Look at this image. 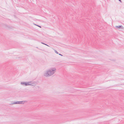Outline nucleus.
<instances>
[{"instance_id": "nucleus-8", "label": "nucleus", "mask_w": 124, "mask_h": 124, "mask_svg": "<svg viewBox=\"0 0 124 124\" xmlns=\"http://www.w3.org/2000/svg\"><path fill=\"white\" fill-rule=\"evenodd\" d=\"M55 51V52L56 53H57V54H58V52H57V51H56V50H55V51Z\"/></svg>"}, {"instance_id": "nucleus-5", "label": "nucleus", "mask_w": 124, "mask_h": 124, "mask_svg": "<svg viewBox=\"0 0 124 124\" xmlns=\"http://www.w3.org/2000/svg\"><path fill=\"white\" fill-rule=\"evenodd\" d=\"M6 27H7L8 29H12V26H10L8 25H6Z\"/></svg>"}, {"instance_id": "nucleus-9", "label": "nucleus", "mask_w": 124, "mask_h": 124, "mask_svg": "<svg viewBox=\"0 0 124 124\" xmlns=\"http://www.w3.org/2000/svg\"><path fill=\"white\" fill-rule=\"evenodd\" d=\"M59 54V55H60L61 56H63V55H62V54Z\"/></svg>"}, {"instance_id": "nucleus-1", "label": "nucleus", "mask_w": 124, "mask_h": 124, "mask_svg": "<svg viewBox=\"0 0 124 124\" xmlns=\"http://www.w3.org/2000/svg\"><path fill=\"white\" fill-rule=\"evenodd\" d=\"M56 69L55 68H50L45 73L44 76L49 77L54 74L56 72Z\"/></svg>"}, {"instance_id": "nucleus-4", "label": "nucleus", "mask_w": 124, "mask_h": 124, "mask_svg": "<svg viewBox=\"0 0 124 124\" xmlns=\"http://www.w3.org/2000/svg\"><path fill=\"white\" fill-rule=\"evenodd\" d=\"M116 28H117L118 29H123V27L122 25H119L118 26H116Z\"/></svg>"}, {"instance_id": "nucleus-3", "label": "nucleus", "mask_w": 124, "mask_h": 124, "mask_svg": "<svg viewBox=\"0 0 124 124\" xmlns=\"http://www.w3.org/2000/svg\"><path fill=\"white\" fill-rule=\"evenodd\" d=\"M23 102H24V101H17L16 102H14L12 103V104H22V103ZM24 103V102H23V103Z\"/></svg>"}, {"instance_id": "nucleus-10", "label": "nucleus", "mask_w": 124, "mask_h": 124, "mask_svg": "<svg viewBox=\"0 0 124 124\" xmlns=\"http://www.w3.org/2000/svg\"><path fill=\"white\" fill-rule=\"evenodd\" d=\"M120 2H122L121 1V0H118Z\"/></svg>"}, {"instance_id": "nucleus-6", "label": "nucleus", "mask_w": 124, "mask_h": 124, "mask_svg": "<svg viewBox=\"0 0 124 124\" xmlns=\"http://www.w3.org/2000/svg\"><path fill=\"white\" fill-rule=\"evenodd\" d=\"M34 24V25H36V26H38L40 28H41V27L39 25H37L36 24H35L34 23L33 24Z\"/></svg>"}, {"instance_id": "nucleus-7", "label": "nucleus", "mask_w": 124, "mask_h": 124, "mask_svg": "<svg viewBox=\"0 0 124 124\" xmlns=\"http://www.w3.org/2000/svg\"><path fill=\"white\" fill-rule=\"evenodd\" d=\"M41 43L43 44H44V45H46L47 46H49L48 45H47V44L45 43H43V42H41Z\"/></svg>"}, {"instance_id": "nucleus-2", "label": "nucleus", "mask_w": 124, "mask_h": 124, "mask_svg": "<svg viewBox=\"0 0 124 124\" xmlns=\"http://www.w3.org/2000/svg\"><path fill=\"white\" fill-rule=\"evenodd\" d=\"M31 82H23L21 83V84L22 85H24L25 86H27L29 85H31Z\"/></svg>"}]
</instances>
